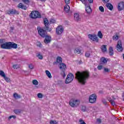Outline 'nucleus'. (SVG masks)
I'll return each mask as SVG.
<instances>
[{"mask_svg": "<svg viewBox=\"0 0 124 124\" xmlns=\"http://www.w3.org/2000/svg\"><path fill=\"white\" fill-rule=\"evenodd\" d=\"M90 77V72L88 71L83 72H77L76 74V78L78 81L79 83L82 85H85L87 80Z\"/></svg>", "mask_w": 124, "mask_h": 124, "instance_id": "f257e3e1", "label": "nucleus"}, {"mask_svg": "<svg viewBox=\"0 0 124 124\" xmlns=\"http://www.w3.org/2000/svg\"><path fill=\"white\" fill-rule=\"evenodd\" d=\"M17 47H18L17 44L11 42H5L0 45V48H1V49H6L7 50H10V49H17Z\"/></svg>", "mask_w": 124, "mask_h": 124, "instance_id": "f03ea898", "label": "nucleus"}, {"mask_svg": "<svg viewBox=\"0 0 124 124\" xmlns=\"http://www.w3.org/2000/svg\"><path fill=\"white\" fill-rule=\"evenodd\" d=\"M30 17L32 19H36L37 18H41V15L40 13L37 11H33L30 15Z\"/></svg>", "mask_w": 124, "mask_h": 124, "instance_id": "7ed1b4c3", "label": "nucleus"}, {"mask_svg": "<svg viewBox=\"0 0 124 124\" xmlns=\"http://www.w3.org/2000/svg\"><path fill=\"white\" fill-rule=\"evenodd\" d=\"M74 79V76L72 73L69 74L66 77V80H65V84H69L71 83Z\"/></svg>", "mask_w": 124, "mask_h": 124, "instance_id": "20e7f679", "label": "nucleus"}, {"mask_svg": "<svg viewBox=\"0 0 124 124\" xmlns=\"http://www.w3.org/2000/svg\"><path fill=\"white\" fill-rule=\"evenodd\" d=\"M69 104L71 107H77L80 104V101L78 100L71 99L69 102Z\"/></svg>", "mask_w": 124, "mask_h": 124, "instance_id": "39448f33", "label": "nucleus"}, {"mask_svg": "<svg viewBox=\"0 0 124 124\" xmlns=\"http://www.w3.org/2000/svg\"><path fill=\"white\" fill-rule=\"evenodd\" d=\"M97 96L95 94H93L89 96V101L90 103H92L93 104V103H95L96 102V98Z\"/></svg>", "mask_w": 124, "mask_h": 124, "instance_id": "423d86ee", "label": "nucleus"}, {"mask_svg": "<svg viewBox=\"0 0 124 124\" xmlns=\"http://www.w3.org/2000/svg\"><path fill=\"white\" fill-rule=\"evenodd\" d=\"M5 14L8 15H18L19 14V12L16 11L15 9H11L5 12Z\"/></svg>", "mask_w": 124, "mask_h": 124, "instance_id": "0eeeda50", "label": "nucleus"}, {"mask_svg": "<svg viewBox=\"0 0 124 124\" xmlns=\"http://www.w3.org/2000/svg\"><path fill=\"white\" fill-rule=\"evenodd\" d=\"M39 34L42 36V37H45L47 34V32L46 31L41 29L40 27H38L37 28Z\"/></svg>", "mask_w": 124, "mask_h": 124, "instance_id": "6e6552de", "label": "nucleus"}, {"mask_svg": "<svg viewBox=\"0 0 124 124\" xmlns=\"http://www.w3.org/2000/svg\"><path fill=\"white\" fill-rule=\"evenodd\" d=\"M107 99H108V101L110 102L112 106H114L116 105L115 103V101L114 100H116V98L114 95L111 96V97L110 96H108L107 97Z\"/></svg>", "mask_w": 124, "mask_h": 124, "instance_id": "1a4fd4ad", "label": "nucleus"}, {"mask_svg": "<svg viewBox=\"0 0 124 124\" xmlns=\"http://www.w3.org/2000/svg\"><path fill=\"white\" fill-rule=\"evenodd\" d=\"M88 38L90 40H92L93 41H95V42H98V38L95 34H88Z\"/></svg>", "mask_w": 124, "mask_h": 124, "instance_id": "9d476101", "label": "nucleus"}, {"mask_svg": "<svg viewBox=\"0 0 124 124\" xmlns=\"http://www.w3.org/2000/svg\"><path fill=\"white\" fill-rule=\"evenodd\" d=\"M44 23L45 24V29L46 31H51L52 29H51L50 28H49V20H48L47 18L44 19Z\"/></svg>", "mask_w": 124, "mask_h": 124, "instance_id": "9b49d317", "label": "nucleus"}, {"mask_svg": "<svg viewBox=\"0 0 124 124\" xmlns=\"http://www.w3.org/2000/svg\"><path fill=\"white\" fill-rule=\"evenodd\" d=\"M116 49L118 52H123V44H122V41L120 40L118 41Z\"/></svg>", "mask_w": 124, "mask_h": 124, "instance_id": "f8f14e48", "label": "nucleus"}, {"mask_svg": "<svg viewBox=\"0 0 124 124\" xmlns=\"http://www.w3.org/2000/svg\"><path fill=\"white\" fill-rule=\"evenodd\" d=\"M56 32L58 35H61L63 32V27L62 26H59L56 30Z\"/></svg>", "mask_w": 124, "mask_h": 124, "instance_id": "ddd939ff", "label": "nucleus"}, {"mask_svg": "<svg viewBox=\"0 0 124 124\" xmlns=\"http://www.w3.org/2000/svg\"><path fill=\"white\" fill-rule=\"evenodd\" d=\"M86 6V11L87 14H91L92 13V9L91 8V6H90V3H87Z\"/></svg>", "mask_w": 124, "mask_h": 124, "instance_id": "4468645a", "label": "nucleus"}, {"mask_svg": "<svg viewBox=\"0 0 124 124\" xmlns=\"http://www.w3.org/2000/svg\"><path fill=\"white\" fill-rule=\"evenodd\" d=\"M118 9L119 11H122V10H124V2H120L118 6Z\"/></svg>", "mask_w": 124, "mask_h": 124, "instance_id": "2eb2a0df", "label": "nucleus"}, {"mask_svg": "<svg viewBox=\"0 0 124 124\" xmlns=\"http://www.w3.org/2000/svg\"><path fill=\"white\" fill-rule=\"evenodd\" d=\"M45 37V39L44 40V42L46 44H48V43H50V42H51V37L50 36L46 34Z\"/></svg>", "mask_w": 124, "mask_h": 124, "instance_id": "dca6fc26", "label": "nucleus"}, {"mask_svg": "<svg viewBox=\"0 0 124 124\" xmlns=\"http://www.w3.org/2000/svg\"><path fill=\"white\" fill-rule=\"evenodd\" d=\"M59 68L62 71H63L66 69V65L63 63H61L59 64Z\"/></svg>", "mask_w": 124, "mask_h": 124, "instance_id": "f3484780", "label": "nucleus"}, {"mask_svg": "<svg viewBox=\"0 0 124 124\" xmlns=\"http://www.w3.org/2000/svg\"><path fill=\"white\" fill-rule=\"evenodd\" d=\"M106 6L108 8V9L111 11L113 10V9L114 8L113 5L110 3H107L106 4Z\"/></svg>", "mask_w": 124, "mask_h": 124, "instance_id": "a211bd4d", "label": "nucleus"}, {"mask_svg": "<svg viewBox=\"0 0 124 124\" xmlns=\"http://www.w3.org/2000/svg\"><path fill=\"white\" fill-rule=\"evenodd\" d=\"M74 20L77 22H78L81 20L80 16H79L78 14L76 13L74 14Z\"/></svg>", "mask_w": 124, "mask_h": 124, "instance_id": "6ab92c4d", "label": "nucleus"}, {"mask_svg": "<svg viewBox=\"0 0 124 124\" xmlns=\"http://www.w3.org/2000/svg\"><path fill=\"white\" fill-rule=\"evenodd\" d=\"M100 62L101 64H105V63H107V60L104 57H102L100 59Z\"/></svg>", "mask_w": 124, "mask_h": 124, "instance_id": "aec40b11", "label": "nucleus"}, {"mask_svg": "<svg viewBox=\"0 0 124 124\" xmlns=\"http://www.w3.org/2000/svg\"><path fill=\"white\" fill-rule=\"evenodd\" d=\"M18 8H21L22 9H24V10H27L28 8L27 6H24L22 3H20L18 5Z\"/></svg>", "mask_w": 124, "mask_h": 124, "instance_id": "412c9836", "label": "nucleus"}, {"mask_svg": "<svg viewBox=\"0 0 124 124\" xmlns=\"http://www.w3.org/2000/svg\"><path fill=\"white\" fill-rule=\"evenodd\" d=\"M108 53L110 56H113L114 55V50L113 49V47L112 46H110L108 49Z\"/></svg>", "mask_w": 124, "mask_h": 124, "instance_id": "4be33fe9", "label": "nucleus"}, {"mask_svg": "<svg viewBox=\"0 0 124 124\" xmlns=\"http://www.w3.org/2000/svg\"><path fill=\"white\" fill-rule=\"evenodd\" d=\"M107 46L106 45H103L101 46V50H102V52H103V53H105V52H107Z\"/></svg>", "mask_w": 124, "mask_h": 124, "instance_id": "5701e85b", "label": "nucleus"}, {"mask_svg": "<svg viewBox=\"0 0 124 124\" xmlns=\"http://www.w3.org/2000/svg\"><path fill=\"white\" fill-rule=\"evenodd\" d=\"M36 57H37V58H38L39 60H43V56L41 55L40 52L36 53Z\"/></svg>", "mask_w": 124, "mask_h": 124, "instance_id": "b1692460", "label": "nucleus"}, {"mask_svg": "<svg viewBox=\"0 0 124 124\" xmlns=\"http://www.w3.org/2000/svg\"><path fill=\"white\" fill-rule=\"evenodd\" d=\"M14 97L16 99H19V98H21L22 96L21 95L18 94V93H14Z\"/></svg>", "mask_w": 124, "mask_h": 124, "instance_id": "393cba45", "label": "nucleus"}, {"mask_svg": "<svg viewBox=\"0 0 124 124\" xmlns=\"http://www.w3.org/2000/svg\"><path fill=\"white\" fill-rule=\"evenodd\" d=\"M64 11H66L67 13L70 10V7L68 4H66L64 8Z\"/></svg>", "mask_w": 124, "mask_h": 124, "instance_id": "a878e982", "label": "nucleus"}, {"mask_svg": "<svg viewBox=\"0 0 124 124\" xmlns=\"http://www.w3.org/2000/svg\"><path fill=\"white\" fill-rule=\"evenodd\" d=\"M46 74L49 78V79H51L52 78V75H51V73L48 70L46 71Z\"/></svg>", "mask_w": 124, "mask_h": 124, "instance_id": "bb28decb", "label": "nucleus"}, {"mask_svg": "<svg viewBox=\"0 0 124 124\" xmlns=\"http://www.w3.org/2000/svg\"><path fill=\"white\" fill-rule=\"evenodd\" d=\"M14 112L16 115H19V114L22 112V110L21 109H15L14 110Z\"/></svg>", "mask_w": 124, "mask_h": 124, "instance_id": "cd10ccee", "label": "nucleus"}, {"mask_svg": "<svg viewBox=\"0 0 124 124\" xmlns=\"http://www.w3.org/2000/svg\"><path fill=\"white\" fill-rule=\"evenodd\" d=\"M81 49H80L78 48H76V49L75 50V53L76 54H80V53H81Z\"/></svg>", "mask_w": 124, "mask_h": 124, "instance_id": "c85d7f7f", "label": "nucleus"}, {"mask_svg": "<svg viewBox=\"0 0 124 124\" xmlns=\"http://www.w3.org/2000/svg\"><path fill=\"white\" fill-rule=\"evenodd\" d=\"M0 76H1V77H5V74L4 73V72L3 71L0 70Z\"/></svg>", "mask_w": 124, "mask_h": 124, "instance_id": "c756f323", "label": "nucleus"}, {"mask_svg": "<svg viewBox=\"0 0 124 124\" xmlns=\"http://www.w3.org/2000/svg\"><path fill=\"white\" fill-rule=\"evenodd\" d=\"M4 80H6V81L7 82V83H10V82H11V80L10 79V78L6 77V76H5V77L3 78Z\"/></svg>", "mask_w": 124, "mask_h": 124, "instance_id": "7c9ffc66", "label": "nucleus"}, {"mask_svg": "<svg viewBox=\"0 0 124 124\" xmlns=\"http://www.w3.org/2000/svg\"><path fill=\"white\" fill-rule=\"evenodd\" d=\"M98 36L99 37V38H102V37H103V35H102V33L101 32V31H98Z\"/></svg>", "mask_w": 124, "mask_h": 124, "instance_id": "2f4dec72", "label": "nucleus"}, {"mask_svg": "<svg viewBox=\"0 0 124 124\" xmlns=\"http://www.w3.org/2000/svg\"><path fill=\"white\" fill-rule=\"evenodd\" d=\"M57 62H62V59L61 57H58L57 58Z\"/></svg>", "mask_w": 124, "mask_h": 124, "instance_id": "473e14b6", "label": "nucleus"}, {"mask_svg": "<svg viewBox=\"0 0 124 124\" xmlns=\"http://www.w3.org/2000/svg\"><path fill=\"white\" fill-rule=\"evenodd\" d=\"M32 84L35 85V86H37V85H38V81L35 79H34L32 80Z\"/></svg>", "mask_w": 124, "mask_h": 124, "instance_id": "72a5a7b5", "label": "nucleus"}, {"mask_svg": "<svg viewBox=\"0 0 124 124\" xmlns=\"http://www.w3.org/2000/svg\"><path fill=\"white\" fill-rule=\"evenodd\" d=\"M98 70H101V69H103V65H99L97 67Z\"/></svg>", "mask_w": 124, "mask_h": 124, "instance_id": "f704fd0d", "label": "nucleus"}, {"mask_svg": "<svg viewBox=\"0 0 124 124\" xmlns=\"http://www.w3.org/2000/svg\"><path fill=\"white\" fill-rule=\"evenodd\" d=\"M104 71H105L107 73H108L110 72V69H108V68L104 67Z\"/></svg>", "mask_w": 124, "mask_h": 124, "instance_id": "c9c22d12", "label": "nucleus"}, {"mask_svg": "<svg viewBox=\"0 0 124 124\" xmlns=\"http://www.w3.org/2000/svg\"><path fill=\"white\" fill-rule=\"evenodd\" d=\"M50 124H58V122H57V121H53V120H51L49 122Z\"/></svg>", "mask_w": 124, "mask_h": 124, "instance_id": "e433bc0d", "label": "nucleus"}, {"mask_svg": "<svg viewBox=\"0 0 124 124\" xmlns=\"http://www.w3.org/2000/svg\"><path fill=\"white\" fill-rule=\"evenodd\" d=\"M80 1H81L82 3H84V5H87V4L89 3V2H88L87 0H80Z\"/></svg>", "mask_w": 124, "mask_h": 124, "instance_id": "4c0bfd02", "label": "nucleus"}, {"mask_svg": "<svg viewBox=\"0 0 124 124\" xmlns=\"http://www.w3.org/2000/svg\"><path fill=\"white\" fill-rule=\"evenodd\" d=\"M102 102L104 105H107V101H106L105 99H102Z\"/></svg>", "mask_w": 124, "mask_h": 124, "instance_id": "58836bf2", "label": "nucleus"}, {"mask_svg": "<svg viewBox=\"0 0 124 124\" xmlns=\"http://www.w3.org/2000/svg\"><path fill=\"white\" fill-rule=\"evenodd\" d=\"M113 40H118V39H119V36L118 35H114L113 37Z\"/></svg>", "mask_w": 124, "mask_h": 124, "instance_id": "ea45409f", "label": "nucleus"}, {"mask_svg": "<svg viewBox=\"0 0 124 124\" xmlns=\"http://www.w3.org/2000/svg\"><path fill=\"white\" fill-rule=\"evenodd\" d=\"M90 56H91V54L89 52H86L85 53V57H86V58H90Z\"/></svg>", "mask_w": 124, "mask_h": 124, "instance_id": "a19ab883", "label": "nucleus"}, {"mask_svg": "<svg viewBox=\"0 0 124 124\" xmlns=\"http://www.w3.org/2000/svg\"><path fill=\"white\" fill-rule=\"evenodd\" d=\"M99 9L101 12H104V8H103L102 6H100Z\"/></svg>", "mask_w": 124, "mask_h": 124, "instance_id": "79ce46f5", "label": "nucleus"}, {"mask_svg": "<svg viewBox=\"0 0 124 124\" xmlns=\"http://www.w3.org/2000/svg\"><path fill=\"white\" fill-rule=\"evenodd\" d=\"M37 96L38 98H42V97H43V95L41 93H39L37 94Z\"/></svg>", "mask_w": 124, "mask_h": 124, "instance_id": "37998d69", "label": "nucleus"}, {"mask_svg": "<svg viewBox=\"0 0 124 124\" xmlns=\"http://www.w3.org/2000/svg\"><path fill=\"white\" fill-rule=\"evenodd\" d=\"M29 68H30V69H33L34 66L32 64H30L29 65Z\"/></svg>", "mask_w": 124, "mask_h": 124, "instance_id": "c03bdc74", "label": "nucleus"}, {"mask_svg": "<svg viewBox=\"0 0 124 124\" xmlns=\"http://www.w3.org/2000/svg\"><path fill=\"white\" fill-rule=\"evenodd\" d=\"M13 67V68H14V69H17V68H19V67H20V65H14Z\"/></svg>", "mask_w": 124, "mask_h": 124, "instance_id": "a18cd8bd", "label": "nucleus"}, {"mask_svg": "<svg viewBox=\"0 0 124 124\" xmlns=\"http://www.w3.org/2000/svg\"><path fill=\"white\" fill-rule=\"evenodd\" d=\"M79 123H80V124H87L85 122H84V120H83L82 119H79Z\"/></svg>", "mask_w": 124, "mask_h": 124, "instance_id": "49530a36", "label": "nucleus"}, {"mask_svg": "<svg viewBox=\"0 0 124 124\" xmlns=\"http://www.w3.org/2000/svg\"><path fill=\"white\" fill-rule=\"evenodd\" d=\"M37 46L40 48H41V47H42V44H41V43L40 42H38L37 43Z\"/></svg>", "mask_w": 124, "mask_h": 124, "instance_id": "de8ad7c7", "label": "nucleus"}, {"mask_svg": "<svg viewBox=\"0 0 124 124\" xmlns=\"http://www.w3.org/2000/svg\"><path fill=\"white\" fill-rule=\"evenodd\" d=\"M62 76L63 77V78H64V77L66 76V75H65V72L64 71H62Z\"/></svg>", "mask_w": 124, "mask_h": 124, "instance_id": "09e8293b", "label": "nucleus"}, {"mask_svg": "<svg viewBox=\"0 0 124 124\" xmlns=\"http://www.w3.org/2000/svg\"><path fill=\"white\" fill-rule=\"evenodd\" d=\"M49 22L50 24H54L56 23V20L55 19H51Z\"/></svg>", "mask_w": 124, "mask_h": 124, "instance_id": "8fccbe9b", "label": "nucleus"}, {"mask_svg": "<svg viewBox=\"0 0 124 124\" xmlns=\"http://www.w3.org/2000/svg\"><path fill=\"white\" fill-rule=\"evenodd\" d=\"M22 0L24 2V3H26V4H28V3H30L29 0Z\"/></svg>", "mask_w": 124, "mask_h": 124, "instance_id": "3c124183", "label": "nucleus"}, {"mask_svg": "<svg viewBox=\"0 0 124 124\" xmlns=\"http://www.w3.org/2000/svg\"><path fill=\"white\" fill-rule=\"evenodd\" d=\"M81 110H82L83 112H86V107H85V106L82 107V108H81Z\"/></svg>", "mask_w": 124, "mask_h": 124, "instance_id": "603ef678", "label": "nucleus"}, {"mask_svg": "<svg viewBox=\"0 0 124 124\" xmlns=\"http://www.w3.org/2000/svg\"><path fill=\"white\" fill-rule=\"evenodd\" d=\"M5 42V40L4 39H0V44H2Z\"/></svg>", "mask_w": 124, "mask_h": 124, "instance_id": "864d4df0", "label": "nucleus"}, {"mask_svg": "<svg viewBox=\"0 0 124 124\" xmlns=\"http://www.w3.org/2000/svg\"><path fill=\"white\" fill-rule=\"evenodd\" d=\"M65 2L66 4H68V3H70V0H65Z\"/></svg>", "mask_w": 124, "mask_h": 124, "instance_id": "5fc2aeb1", "label": "nucleus"}, {"mask_svg": "<svg viewBox=\"0 0 124 124\" xmlns=\"http://www.w3.org/2000/svg\"><path fill=\"white\" fill-rule=\"evenodd\" d=\"M97 122L98 124H100V123H101V119H97Z\"/></svg>", "mask_w": 124, "mask_h": 124, "instance_id": "6e6d98bb", "label": "nucleus"}, {"mask_svg": "<svg viewBox=\"0 0 124 124\" xmlns=\"http://www.w3.org/2000/svg\"><path fill=\"white\" fill-rule=\"evenodd\" d=\"M90 3H93V0H88Z\"/></svg>", "mask_w": 124, "mask_h": 124, "instance_id": "4d7b16f0", "label": "nucleus"}, {"mask_svg": "<svg viewBox=\"0 0 124 124\" xmlns=\"http://www.w3.org/2000/svg\"><path fill=\"white\" fill-rule=\"evenodd\" d=\"M110 0H103V2H108Z\"/></svg>", "mask_w": 124, "mask_h": 124, "instance_id": "13d9d810", "label": "nucleus"}, {"mask_svg": "<svg viewBox=\"0 0 124 124\" xmlns=\"http://www.w3.org/2000/svg\"><path fill=\"white\" fill-rule=\"evenodd\" d=\"M12 118H13L14 119H16V116L15 115H12Z\"/></svg>", "mask_w": 124, "mask_h": 124, "instance_id": "bf43d9fd", "label": "nucleus"}, {"mask_svg": "<svg viewBox=\"0 0 124 124\" xmlns=\"http://www.w3.org/2000/svg\"><path fill=\"white\" fill-rule=\"evenodd\" d=\"M11 119H12V116H10L9 117V118H8V120H11Z\"/></svg>", "mask_w": 124, "mask_h": 124, "instance_id": "052dcab7", "label": "nucleus"}, {"mask_svg": "<svg viewBox=\"0 0 124 124\" xmlns=\"http://www.w3.org/2000/svg\"><path fill=\"white\" fill-rule=\"evenodd\" d=\"M57 63V62H54L53 64H56Z\"/></svg>", "mask_w": 124, "mask_h": 124, "instance_id": "680f3d73", "label": "nucleus"}, {"mask_svg": "<svg viewBox=\"0 0 124 124\" xmlns=\"http://www.w3.org/2000/svg\"><path fill=\"white\" fill-rule=\"evenodd\" d=\"M123 60L124 61V54L123 55Z\"/></svg>", "mask_w": 124, "mask_h": 124, "instance_id": "e2e57ef3", "label": "nucleus"}]
</instances>
